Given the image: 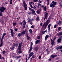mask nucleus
Returning a JSON list of instances; mask_svg holds the SVG:
<instances>
[{"label":"nucleus","mask_w":62,"mask_h":62,"mask_svg":"<svg viewBox=\"0 0 62 62\" xmlns=\"http://www.w3.org/2000/svg\"><path fill=\"white\" fill-rule=\"evenodd\" d=\"M51 24H50L48 25V31H50V27H51Z\"/></svg>","instance_id":"obj_16"},{"label":"nucleus","mask_w":62,"mask_h":62,"mask_svg":"<svg viewBox=\"0 0 62 62\" xmlns=\"http://www.w3.org/2000/svg\"><path fill=\"white\" fill-rule=\"evenodd\" d=\"M0 22H1V23H4V21L3 20H2V18H1L0 19Z\"/></svg>","instance_id":"obj_24"},{"label":"nucleus","mask_w":62,"mask_h":62,"mask_svg":"<svg viewBox=\"0 0 62 62\" xmlns=\"http://www.w3.org/2000/svg\"><path fill=\"white\" fill-rule=\"evenodd\" d=\"M18 7H16V10H19V9H18Z\"/></svg>","instance_id":"obj_44"},{"label":"nucleus","mask_w":62,"mask_h":62,"mask_svg":"<svg viewBox=\"0 0 62 62\" xmlns=\"http://www.w3.org/2000/svg\"><path fill=\"white\" fill-rule=\"evenodd\" d=\"M56 26H57V25L56 24H55L54 25V28H55L56 27Z\"/></svg>","instance_id":"obj_40"},{"label":"nucleus","mask_w":62,"mask_h":62,"mask_svg":"<svg viewBox=\"0 0 62 62\" xmlns=\"http://www.w3.org/2000/svg\"><path fill=\"white\" fill-rule=\"evenodd\" d=\"M29 4L30 6L31 7V8H33V7L31 5V2H29Z\"/></svg>","instance_id":"obj_28"},{"label":"nucleus","mask_w":62,"mask_h":62,"mask_svg":"<svg viewBox=\"0 0 62 62\" xmlns=\"http://www.w3.org/2000/svg\"><path fill=\"white\" fill-rule=\"evenodd\" d=\"M33 8L34 9H36V7H35V6H34L33 7Z\"/></svg>","instance_id":"obj_58"},{"label":"nucleus","mask_w":62,"mask_h":62,"mask_svg":"<svg viewBox=\"0 0 62 62\" xmlns=\"http://www.w3.org/2000/svg\"><path fill=\"white\" fill-rule=\"evenodd\" d=\"M40 37L39 36H38L37 37V39H40Z\"/></svg>","instance_id":"obj_52"},{"label":"nucleus","mask_w":62,"mask_h":62,"mask_svg":"<svg viewBox=\"0 0 62 62\" xmlns=\"http://www.w3.org/2000/svg\"><path fill=\"white\" fill-rule=\"evenodd\" d=\"M37 12L38 14H39V13H40V11L39 10H38L37 11Z\"/></svg>","instance_id":"obj_53"},{"label":"nucleus","mask_w":62,"mask_h":62,"mask_svg":"<svg viewBox=\"0 0 62 62\" xmlns=\"http://www.w3.org/2000/svg\"><path fill=\"white\" fill-rule=\"evenodd\" d=\"M48 14L47 13H45V17H47V16H48Z\"/></svg>","instance_id":"obj_23"},{"label":"nucleus","mask_w":62,"mask_h":62,"mask_svg":"<svg viewBox=\"0 0 62 62\" xmlns=\"http://www.w3.org/2000/svg\"><path fill=\"white\" fill-rule=\"evenodd\" d=\"M38 50V47H36L35 50V51H37Z\"/></svg>","instance_id":"obj_34"},{"label":"nucleus","mask_w":62,"mask_h":62,"mask_svg":"<svg viewBox=\"0 0 62 62\" xmlns=\"http://www.w3.org/2000/svg\"><path fill=\"white\" fill-rule=\"evenodd\" d=\"M50 7L51 8H52L53 7V6L54 7V5H53V4H51L50 6Z\"/></svg>","instance_id":"obj_45"},{"label":"nucleus","mask_w":62,"mask_h":62,"mask_svg":"<svg viewBox=\"0 0 62 62\" xmlns=\"http://www.w3.org/2000/svg\"><path fill=\"white\" fill-rule=\"evenodd\" d=\"M61 24V21L60 20H59L58 22V24L59 25H60Z\"/></svg>","instance_id":"obj_22"},{"label":"nucleus","mask_w":62,"mask_h":62,"mask_svg":"<svg viewBox=\"0 0 62 62\" xmlns=\"http://www.w3.org/2000/svg\"><path fill=\"white\" fill-rule=\"evenodd\" d=\"M7 34H6V33H4L2 35V36L3 37H5V36Z\"/></svg>","instance_id":"obj_33"},{"label":"nucleus","mask_w":62,"mask_h":62,"mask_svg":"<svg viewBox=\"0 0 62 62\" xmlns=\"http://www.w3.org/2000/svg\"><path fill=\"white\" fill-rule=\"evenodd\" d=\"M22 51H21V50H19V51H18V53L19 54H21V53H22Z\"/></svg>","instance_id":"obj_43"},{"label":"nucleus","mask_w":62,"mask_h":62,"mask_svg":"<svg viewBox=\"0 0 62 62\" xmlns=\"http://www.w3.org/2000/svg\"><path fill=\"white\" fill-rule=\"evenodd\" d=\"M32 13H31V12H29L28 13V14L29 15H30V14H31Z\"/></svg>","instance_id":"obj_56"},{"label":"nucleus","mask_w":62,"mask_h":62,"mask_svg":"<svg viewBox=\"0 0 62 62\" xmlns=\"http://www.w3.org/2000/svg\"><path fill=\"white\" fill-rule=\"evenodd\" d=\"M51 4L54 5V8L55 7V5H56V4H57V2L56 1H53L52 2Z\"/></svg>","instance_id":"obj_4"},{"label":"nucleus","mask_w":62,"mask_h":62,"mask_svg":"<svg viewBox=\"0 0 62 62\" xmlns=\"http://www.w3.org/2000/svg\"><path fill=\"white\" fill-rule=\"evenodd\" d=\"M56 56H57V55H52L51 56V57L52 58H54V57H56Z\"/></svg>","instance_id":"obj_10"},{"label":"nucleus","mask_w":62,"mask_h":62,"mask_svg":"<svg viewBox=\"0 0 62 62\" xmlns=\"http://www.w3.org/2000/svg\"><path fill=\"white\" fill-rule=\"evenodd\" d=\"M22 32H21V33H19L18 34V35L19 37H20L22 36Z\"/></svg>","instance_id":"obj_19"},{"label":"nucleus","mask_w":62,"mask_h":62,"mask_svg":"<svg viewBox=\"0 0 62 62\" xmlns=\"http://www.w3.org/2000/svg\"><path fill=\"white\" fill-rule=\"evenodd\" d=\"M23 22H24L23 24V26H25V25L26 24V22H25V20H24Z\"/></svg>","instance_id":"obj_27"},{"label":"nucleus","mask_w":62,"mask_h":62,"mask_svg":"<svg viewBox=\"0 0 62 62\" xmlns=\"http://www.w3.org/2000/svg\"><path fill=\"white\" fill-rule=\"evenodd\" d=\"M38 2L39 4H40L41 3V1L40 0H39Z\"/></svg>","instance_id":"obj_39"},{"label":"nucleus","mask_w":62,"mask_h":62,"mask_svg":"<svg viewBox=\"0 0 62 62\" xmlns=\"http://www.w3.org/2000/svg\"><path fill=\"white\" fill-rule=\"evenodd\" d=\"M40 42V40H38L36 41V44H38V43H39Z\"/></svg>","instance_id":"obj_18"},{"label":"nucleus","mask_w":62,"mask_h":62,"mask_svg":"<svg viewBox=\"0 0 62 62\" xmlns=\"http://www.w3.org/2000/svg\"><path fill=\"white\" fill-rule=\"evenodd\" d=\"M44 10L45 11H46V6L44 7Z\"/></svg>","instance_id":"obj_31"},{"label":"nucleus","mask_w":62,"mask_h":62,"mask_svg":"<svg viewBox=\"0 0 62 62\" xmlns=\"http://www.w3.org/2000/svg\"><path fill=\"white\" fill-rule=\"evenodd\" d=\"M1 43L0 45V47H1L3 46V41H2V39H1Z\"/></svg>","instance_id":"obj_14"},{"label":"nucleus","mask_w":62,"mask_h":62,"mask_svg":"<svg viewBox=\"0 0 62 62\" xmlns=\"http://www.w3.org/2000/svg\"><path fill=\"white\" fill-rule=\"evenodd\" d=\"M21 57V56L19 55V56H18L17 57H16V59H18V58H20Z\"/></svg>","instance_id":"obj_30"},{"label":"nucleus","mask_w":62,"mask_h":62,"mask_svg":"<svg viewBox=\"0 0 62 62\" xmlns=\"http://www.w3.org/2000/svg\"><path fill=\"white\" fill-rule=\"evenodd\" d=\"M16 22L15 23H13V24L14 26L15 25H16Z\"/></svg>","instance_id":"obj_29"},{"label":"nucleus","mask_w":62,"mask_h":62,"mask_svg":"<svg viewBox=\"0 0 62 62\" xmlns=\"http://www.w3.org/2000/svg\"><path fill=\"white\" fill-rule=\"evenodd\" d=\"M4 37L2 36V39H1H1H2V41H3V39H4Z\"/></svg>","instance_id":"obj_54"},{"label":"nucleus","mask_w":62,"mask_h":62,"mask_svg":"<svg viewBox=\"0 0 62 62\" xmlns=\"http://www.w3.org/2000/svg\"><path fill=\"white\" fill-rule=\"evenodd\" d=\"M55 39H56V37H55L53 38V39L52 40L54 41V40H55Z\"/></svg>","instance_id":"obj_41"},{"label":"nucleus","mask_w":62,"mask_h":62,"mask_svg":"<svg viewBox=\"0 0 62 62\" xmlns=\"http://www.w3.org/2000/svg\"><path fill=\"white\" fill-rule=\"evenodd\" d=\"M10 4H12V0H10Z\"/></svg>","instance_id":"obj_46"},{"label":"nucleus","mask_w":62,"mask_h":62,"mask_svg":"<svg viewBox=\"0 0 62 62\" xmlns=\"http://www.w3.org/2000/svg\"><path fill=\"white\" fill-rule=\"evenodd\" d=\"M5 9H6V8H4V7H1L0 8V11H1V12H4V11Z\"/></svg>","instance_id":"obj_5"},{"label":"nucleus","mask_w":62,"mask_h":62,"mask_svg":"<svg viewBox=\"0 0 62 62\" xmlns=\"http://www.w3.org/2000/svg\"><path fill=\"white\" fill-rule=\"evenodd\" d=\"M33 0L34 2H37V1H38V0Z\"/></svg>","instance_id":"obj_51"},{"label":"nucleus","mask_w":62,"mask_h":62,"mask_svg":"<svg viewBox=\"0 0 62 62\" xmlns=\"http://www.w3.org/2000/svg\"><path fill=\"white\" fill-rule=\"evenodd\" d=\"M57 36H62V33L61 32H60L59 33H57L56 34Z\"/></svg>","instance_id":"obj_9"},{"label":"nucleus","mask_w":62,"mask_h":62,"mask_svg":"<svg viewBox=\"0 0 62 62\" xmlns=\"http://www.w3.org/2000/svg\"><path fill=\"white\" fill-rule=\"evenodd\" d=\"M0 59H2V58L1 57V55L0 54Z\"/></svg>","instance_id":"obj_60"},{"label":"nucleus","mask_w":62,"mask_h":62,"mask_svg":"<svg viewBox=\"0 0 62 62\" xmlns=\"http://www.w3.org/2000/svg\"><path fill=\"white\" fill-rule=\"evenodd\" d=\"M33 44V42H31V43L30 49L29 50V53H30L31 52V51H32V47Z\"/></svg>","instance_id":"obj_3"},{"label":"nucleus","mask_w":62,"mask_h":62,"mask_svg":"<svg viewBox=\"0 0 62 62\" xmlns=\"http://www.w3.org/2000/svg\"><path fill=\"white\" fill-rule=\"evenodd\" d=\"M61 39L59 38L57 40V42H58V43H59V42H61Z\"/></svg>","instance_id":"obj_17"},{"label":"nucleus","mask_w":62,"mask_h":62,"mask_svg":"<svg viewBox=\"0 0 62 62\" xmlns=\"http://www.w3.org/2000/svg\"><path fill=\"white\" fill-rule=\"evenodd\" d=\"M46 19H47V17H46L45 16V17L44 18V21H45V20H46Z\"/></svg>","instance_id":"obj_37"},{"label":"nucleus","mask_w":62,"mask_h":62,"mask_svg":"<svg viewBox=\"0 0 62 62\" xmlns=\"http://www.w3.org/2000/svg\"><path fill=\"white\" fill-rule=\"evenodd\" d=\"M61 27H58V31H60V30H61Z\"/></svg>","instance_id":"obj_25"},{"label":"nucleus","mask_w":62,"mask_h":62,"mask_svg":"<svg viewBox=\"0 0 62 62\" xmlns=\"http://www.w3.org/2000/svg\"><path fill=\"white\" fill-rule=\"evenodd\" d=\"M25 32L24 31H23L22 32V34H23V35H24L25 34Z\"/></svg>","instance_id":"obj_36"},{"label":"nucleus","mask_w":62,"mask_h":62,"mask_svg":"<svg viewBox=\"0 0 62 62\" xmlns=\"http://www.w3.org/2000/svg\"><path fill=\"white\" fill-rule=\"evenodd\" d=\"M47 5H48L49 4V3H50V1H49V0H47Z\"/></svg>","instance_id":"obj_49"},{"label":"nucleus","mask_w":62,"mask_h":62,"mask_svg":"<svg viewBox=\"0 0 62 62\" xmlns=\"http://www.w3.org/2000/svg\"><path fill=\"white\" fill-rule=\"evenodd\" d=\"M33 54V53L31 52V53L29 54V56L30 57H31V56Z\"/></svg>","instance_id":"obj_21"},{"label":"nucleus","mask_w":62,"mask_h":62,"mask_svg":"<svg viewBox=\"0 0 62 62\" xmlns=\"http://www.w3.org/2000/svg\"><path fill=\"white\" fill-rule=\"evenodd\" d=\"M27 39H28V40H29V39L30 38V37H29V36H28V35H27Z\"/></svg>","instance_id":"obj_38"},{"label":"nucleus","mask_w":62,"mask_h":62,"mask_svg":"<svg viewBox=\"0 0 62 62\" xmlns=\"http://www.w3.org/2000/svg\"><path fill=\"white\" fill-rule=\"evenodd\" d=\"M34 25H32L31 26V28H34Z\"/></svg>","instance_id":"obj_57"},{"label":"nucleus","mask_w":62,"mask_h":62,"mask_svg":"<svg viewBox=\"0 0 62 62\" xmlns=\"http://www.w3.org/2000/svg\"><path fill=\"white\" fill-rule=\"evenodd\" d=\"M33 21V19H30V18H29L28 20V22L29 23H31L32 21Z\"/></svg>","instance_id":"obj_20"},{"label":"nucleus","mask_w":62,"mask_h":62,"mask_svg":"<svg viewBox=\"0 0 62 62\" xmlns=\"http://www.w3.org/2000/svg\"><path fill=\"white\" fill-rule=\"evenodd\" d=\"M22 44H23V42H22L21 43L19 44V46L18 47H22Z\"/></svg>","instance_id":"obj_15"},{"label":"nucleus","mask_w":62,"mask_h":62,"mask_svg":"<svg viewBox=\"0 0 62 62\" xmlns=\"http://www.w3.org/2000/svg\"><path fill=\"white\" fill-rule=\"evenodd\" d=\"M56 49L57 50H59V49H62V46H59L58 47H57Z\"/></svg>","instance_id":"obj_8"},{"label":"nucleus","mask_w":62,"mask_h":62,"mask_svg":"<svg viewBox=\"0 0 62 62\" xmlns=\"http://www.w3.org/2000/svg\"><path fill=\"white\" fill-rule=\"evenodd\" d=\"M29 32L31 33H32V30L31 29H30L29 30Z\"/></svg>","instance_id":"obj_47"},{"label":"nucleus","mask_w":62,"mask_h":62,"mask_svg":"<svg viewBox=\"0 0 62 62\" xmlns=\"http://www.w3.org/2000/svg\"><path fill=\"white\" fill-rule=\"evenodd\" d=\"M59 38H60L59 39H62V36H60V37H59Z\"/></svg>","instance_id":"obj_59"},{"label":"nucleus","mask_w":62,"mask_h":62,"mask_svg":"<svg viewBox=\"0 0 62 62\" xmlns=\"http://www.w3.org/2000/svg\"><path fill=\"white\" fill-rule=\"evenodd\" d=\"M23 7L24 8L25 10H27V6H24Z\"/></svg>","instance_id":"obj_32"},{"label":"nucleus","mask_w":62,"mask_h":62,"mask_svg":"<svg viewBox=\"0 0 62 62\" xmlns=\"http://www.w3.org/2000/svg\"><path fill=\"white\" fill-rule=\"evenodd\" d=\"M14 29L15 30V31H16V32H17V31L18 30H17V29L16 28V27H14Z\"/></svg>","instance_id":"obj_26"},{"label":"nucleus","mask_w":62,"mask_h":62,"mask_svg":"<svg viewBox=\"0 0 62 62\" xmlns=\"http://www.w3.org/2000/svg\"><path fill=\"white\" fill-rule=\"evenodd\" d=\"M41 56H39V59H40V58H41Z\"/></svg>","instance_id":"obj_64"},{"label":"nucleus","mask_w":62,"mask_h":62,"mask_svg":"<svg viewBox=\"0 0 62 62\" xmlns=\"http://www.w3.org/2000/svg\"><path fill=\"white\" fill-rule=\"evenodd\" d=\"M5 53H6V51H4L2 52V54H5Z\"/></svg>","instance_id":"obj_55"},{"label":"nucleus","mask_w":62,"mask_h":62,"mask_svg":"<svg viewBox=\"0 0 62 62\" xmlns=\"http://www.w3.org/2000/svg\"><path fill=\"white\" fill-rule=\"evenodd\" d=\"M49 20H47V21L45 22V23L43 24V25L42 27V28H44V27L46 29V28L47 26L48 25V24H49Z\"/></svg>","instance_id":"obj_1"},{"label":"nucleus","mask_w":62,"mask_h":62,"mask_svg":"<svg viewBox=\"0 0 62 62\" xmlns=\"http://www.w3.org/2000/svg\"><path fill=\"white\" fill-rule=\"evenodd\" d=\"M32 58H34V55H33L32 56Z\"/></svg>","instance_id":"obj_63"},{"label":"nucleus","mask_w":62,"mask_h":62,"mask_svg":"<svg viewBox=\"0 0 62 62\" xmlns=\"http://www.w3.org/2000/svg\"><path fill=\"white\" fill-rule=\"evenodd\" d=\"M22 47H18V48H18V50H21V49H22V48H21Z\"/></svg>","instance_id":"obj_50"},{"label":"nucleus","mask_w":62,"mask_h":62,"mask_svg":"<svg viewBox=\"0 0 62 62\" xmlns=\"http://www.w3.org/2000/svg\"><path fill=\"white\" fill-rule=\"evenodd\" d=\"M36 20L37 22H39V16H37V17L36 19Z\"/></svg>","instance_id":"obj_13"},{"label":"nucleus","mask_w":62,"mask_h":62,"mask_svg":"<svg viewBox=\"0 0 62 62\" xmlns=\"http://www.w3.org/2000/svg\"><path fill=\"white\" fill-rule=\"evenodd\" d=\"M29 9L30 10H31V11H32V15H36V13L34 10L31 8L30 7L29 8Z\"/></svg>","instance_id":"obj_2"},{"label":"nucleus","mask_w":62,"mask_h":62,"mask_svg":"<svg viewBox=\"0 0 62 62\" xmlns=\"http://www.w3.org/2000/svg\"><path fill=\"white\" fill-rule=\"evenodd\" d=\"M15 48V46H13L12 47V50H14V49Z\"/></svg>","instance_id":"obj_48"},{"label":"nucleus","mask_w":62,"mask_h":62,"mask_svg":"<svg viewBox=\"0 0 62 62\" xmlns=\"http://www.w3.org/2000/svg\"><path fill=\"white\" fill-rule=\"evenodd\" d=\"M16 44L15 43H14L13 44V45L14 46H16Z\"/></svg>","instance_id":"obj_62"},{"label":"nucleus","mask_w":62,"mask_h":62,"mask_svg":"<svg viewBox=\"0 0 62 62\" xmlns=\"http://www.w3.org/2000/svg\"><path fill=\"white\" fill-rule=\"evenodd\" d=\"M52 39L51 40V44L52 45H55V43H54V41L52 40Z\"/></svg>","instance_id":"obj_6"},{"label":"nucleus","mask_w":62,"mask_h":62,"mask_svg":"<svg viewBox=\"0 0 62 62\" xmlns=\"http://www.w3.org/2000/svg\"><path fill=\"white\" fill-rule=\"evenodd\" d=\"M39 10L40 11H41V8H40L39 9Z\"/></svg>","instance_id":"obj_61"},{"label":"nucleus","mask_w":62,"mask_h":62,"mask_svg":"<svg viewBox=\"0 0 62 62\" xmlns=\"http://www.w3.org/2000/svg\"><path fill=\"white\" fill-rule=\"evenodd\" d=\"M2 16V12H0V16Z\"/></svg>","instance_id":"obj_42"},{"label":"nucleus","mask_w":62,"mask_h":62,"mask_svg":"<svg viewBox=\"0 0 62 62\" xmlns=\"http://www.w3.org/2000/svg\"><path fill=\"white\" fill-rule=\"evenodd\" d=\"M49 35H46V36L45 37V40H47V39L48 38V37H49Z\"/></svg>","instance_id":"obj_12"},{"label":"nucleus","mask_w":62,"mask_h":62,"mask_svg":"<svg viewBox=\"0 0 62 62\" xmlns=\"http://www.w3.org/2000/svg\"><path fill=\"white\" fill-rule=\"evenodd\" d=\"M10 32L12 37H13V36H14V32H13V30H11Z\"/></svg>","instance_id":"obj_7"},{"label":"nucleus","mask_w":62,"mask_h":62,"mask_svg":"<svg viewBox=\"0 0 62 62\" xmlns=\"http://www.w3.org/2000/svg\"><path fill=\"white\" fill-rule=\"evenodd\" d=\"M41 6V4H38V6L37 7L38 8H39V6Z\"/></svg>","instance_id":"obj_35"},{"label":"nucleus","mask_w":62,"mask_h":62,"mask_svg":"<svg viewBox=\"0 0 62 62\" xmlns=\"http://www.w3.org/2000/svg\"><path fill=\"white\" fill-rule=\"evenodd\" d=\"M23 5L25 7H27V5L26 4L25 2L23 0Z\"/></svg>","instance_id":"obj_11"}]
</instances>
